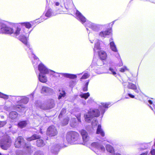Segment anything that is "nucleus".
<instances>
[{"label": "nucleus", "mask_w": 155, "mask_h": 155, "mask_svg": "<svg viewBox=\"0 0 155 155\" xmlns=\"http://www.w3.org/2000/svg\"><path fill=\"white\" fill-rule=\"evenodd\" d=\"M79 135L75 131H70L67 133L66 139L67 142L71 144H79Z\"/></svg>", "instance_id": "4"}, {"label": "nucleus", "mask_w": 155, "mask_h": 155, "mask_svg": "<svg viewBox=\"0 0 155 155\" xmlns=\"http://www.w3.org/2000/svg\"><path fill=\"white\" fill-rule=\"evenodd\" d=\"M149 107L154 112V113L155 114V105H154L153 106V108L150 106H149Z\"/></svg>", "instance_id": "51"}, {"label": "nucleus", "mask_w": 155, "mask_h": 155, "mask_svg": "<svg viewBox=\"0 0 155 155\" xmlns=\"http://www.w3.org/2000/svg\"><path fill=\"white\" fill-rule=\"evenodd\" d=\"M111 28H108L105 30H103L100 32L98 35L99 37L102 38H104L106 36L110 35Z\"/></svg>", "instance_id": "10"}, {"label": "nucleus", "mask_w": 155, "mask_h": 155, "mask_svg": "<svg viewBox=\"0 0 155 155\" xmlns=\"http://www.w3.org/2000/svg\"><path fill=\"white\" fill-rule=\"evenodd\" d=\"M55 15L56 14L53 12L52 10L50 8L46 10L45 16L46 17H50Z\"/></svg>", "instance_id": "21"}, {"label": "nucleus", "mask_w": 155, "mask_h": 155, "mask_svg": "<svg viewBox=\"0 0 155 155\" xmlns=\"http://www.w3.org/2000/svg\"><path fill=\"white\" fill-rule=\"evenodd\" d=\"M6 123L7 122L6 121H0V127L4 126Z\"/></svg>", "instance_id": "47"}, {"label": "nucleus", "mask_w": 155, "mask_h": 155, "mask_svg": "<svg viewBox=\"0 0 155 155\" xmlns=\"http://www.w3.org/2000/svg\"><path fill=\"white\" fill-rule=\"evenodd\" d=\"M128 95L131 98H134V97H135L134 96L131 94L128 93Z\"/></svg>", "instance_id": "52"}, {"label": "nucleus", "mask_w": 155, "mask_h": 155, "mask_svg": "<svg viewBox=\"0 0 155 155\" xmlns=\"http://www.w3.org/2000/svg\"><path fill=\"white\" fill-rule=\"evenodd\" d=\"M90 76V75L88 73H85L81 78V79H86L88 78Z\"/></svg>", "instance_id": "40"}, {"label": "nucleus", "mask_w": 155, "mask_h": 155, "mask_svg": "<svg viewBox=\"0 0 155 155\" xmlns=\"http://www.w3.org/2000/svg\"><path fill=\"white\" fill-rule=\"evenodd\" d=\"M38 103L36 104V106L37 107L44 110H48V105H47L46 102L44 103H41L40 102V101H38Z\"/></svg>", "instance_id": "16"}, {"label": "nucleus", "mask_w": 155, "mask_h": 155, "mask_svg": "<svg viewBox=\"0 0 155 155\" xmlns=\"http://www.w3.org/2000/svg\"><path fill=\"white\" fill-rule=\"evenodd\" d=\"M0 97L3 98L5 100H6L9 98V95L0 92Z\"/></svg>", "instance_id": "37"}, {"label": "nucleus", "mask_w": 155, "mask_h": 155, "mask_svg": "<svg viewBox=\"0 0 155 155\" xmlns=\"http://www.w3.org/2000/svg\"><path fill=\"white\" fill-rule=\"evenodd\" d=\"M115 56L117 58L118 60L120 61L121 60V59L120 58L119 54L118 53Z\"/></svg>", "instance_id": "50"}, {"label": "nucleus", "mask_w": 155, "mask_h": 155, "mask_svg": "<svg viewBox=\"0 0 155 155\" xmlns=\"http://www.w3.org/2000/svg\"><path fill=\"white\" fill-rule=\"evenodd\" d=\"M101 104V105H100L98 108L101 112V114L102 115V117L106 110L105 108H107L108 106L110 105V103H102Z\"/></svg>", "instance_id": "15"}, {"label": "nucleus", "mask_w": 155, "mask_h": 155, "mask_svg": "<svg viewBox=\"0 0 155 155\" xmlns=\"http://www.w3.org/2000/svg\"><path fill=\"white\" fill-rule=\"evenodd\" d=\"M79 122H81V114H78L76 116Z\"/></svg>", "instance_id": "49"}, {"label": "nucleus", "mask_w": 155, "mask_h": 155, "mask_svg": "<svg viewBox=\"0 0 155 155\" xmlns=\"http://www.w3.org/2000/svg\"><path fill=\"white\" fill-rule=\"evenodd\" d=\"M53 92L51 88L45 86H42L41 90V93L45 95L51 94Z\"/></svg>", "instance_id": "9"}, {"label": "nucleus", "mask_w": 155, "mask_h": 155, "mask_svg": "<svg viewBox=\"0 0 155 155\" xmlns=\"http://www.w3.org/2000/svg\"><path fill=\"white\" fill-rule=\"evenodd\" d=\"M147 148V147H146L144 148H141V149L143 150L144 149H145Z\"/></svg>", "instance_id": "63"}, {"label": "nucleus", "mask_w": 155, "mask_h": 155, "mask_svg": "<svg viewBox=\"0 0 155 155\" xmlns=\"http://www.w3.org/2000/svg\"><path fill=\"white\" fill-rule=\"evenodd\" d=\"M18 114L17 112L15 111H12L10 112L9 114V117L12 119H15L18 116Z\"/></svg>", "instance_id": "26"}, {"label": "nucleus", "mask_w": 155, "mask_h": 155, "mask_svg": "<svg viewBox=\"0 0 155 155\" xmlns=\"http://www.w3.org/2000/svg\"><path fill=\"white\" fill-rule=\"evenodd\" d=\"M109 73L112 74L113 75H115L116 74L115 69L112 67H110L109 69Z\"/></svg>", "instance_id": "38"}, {"label": "nucleus", "mask_w": 155, "mask_h": 155, "mask_svg": "<svg viewBox=\"0 0 155 155\" xmlns=\"http://www.w3.org/2000/svg\"><path fill=\"white\" fill-rule=\"evenodd\" d=\"M93 101V100L91 98H90L88 101V102L89 103H90Z\"/></svg>", "instance_id": "56"}, {"label": "nucleus", "mask_w": 155, "mask_h": 155, "mask_svg": "<svg viewBox=\"0 0 155 155\" xmlns=\"http://www.w3.org/2000/svg\"><path fill=\"white\" fill-rule=\"evenodd\" d=\"M24 149L26 150L27 152L28 153H31L32 152V150H31V146L29 144H28L25 143L24 146Z\"/></svg>", "instance_id": "25"}, {"label": "nucleus", "mask_w": 155, "mask_h": 155, "mask_svg": "<svg viewBox=\"0 0 155 155\" xmlns=\"http://www.w3.org/2000/svg\"><path fill=\"white\" fill-rule=\"evenodd\" d=\"M96 133L97 134H100L102 137L104 136V133L101 129V126L100 124H99L97 126Z\"/></svg>", "instance_id": "24"}, {"label": "nucleus", "mask_w": 155, "mask_h": 155, "mask_svg": "<svg viewBox=\"0 0 155 155\" xmlns=\"http://www.w3.org/2000/svg\"><path fill=\"white\" fill-rule=\"evenodd\" d=\"M59 3L58 2H56L55 4V5L57 6L59 5Z\"/></svg>", "instance_id": "59"}, {"label": "nucleus", "mask_w": 155, "mask_h": 155, "mask_svg": "<svg viewBox=\"0 0 155 155\" xmlns=\"http://www.w3.org/2000/svg\"><path fill=\"white\" fill-rule=\"evenodd\" d=\"M15 153L16 155H22V152L19 150H17Z\"/></svg>", "instance_id": "48"}, {"label": "nucleus", "mask_w": 155, "mask_h": 155, "mask_svg": "<svg viewBox=\"0 0 155 155\" xmlns=\"http://www.w3.org/2000/svg\"><path fill=\"white\" fill-rule=\"evenodd\" d=\"M100 114V112L98 109H90L84 114L85 120L86 122L90 123L94 117H98Z\"/></svg>", "instance_id": "5"}, {"label": "nucleus", "mask_w": 155, "mask_h": 155, "mask_svg": "<svg viewBox=\"0 0 155 155\" xmlns=\"http://www.w3.org/2000/svg\"><path fill=\"white\" fill-rule=\"evenodd\" d=\"M22 97L21 103L24 104H27L29 101V98L25 96H22Z\"/></svg>", "instance_id": "34"}, {"label": "nucleus", "mask_w": 155, "mask_h": 155, "mask_svg": "<svg viewBox=\"0 0 155 155\" xmlns=\"http://www.w3.org/2000/svg\"><path fill=\"white\" fill-rule=\"evenodd\" d=\"M103 60L101 58L96 60V58H94L90 67L93 69H96L97 68H98L97 67V66H101L103 64Z\"/></svg>", "instance_id": "8"}, {"label": "nucleus", "mask_w": 155, "mask_h": 155, "mask_svg": "<svg viewBox=\"0 0 155 155\" xmlns=\"http://www.w3.org/2000/svg\"><path fill=\"white\" fill-rule=\"evenodd\" d=\"M61 146L59 144H57L51 147V151L53 153H57L59 149L61 148Z\"/></svg>", "instance_id": "17"}, {"label": "nucleus", "mask_w": 155, "mask_h": 155, "mask_svg": "<svg viewBox=\"0 0 155 155\" xmlns=\"http://www.w3.org/2000/svg\"><path fill=\"white\" fill-rule=\"evenodd\" d=\"M89 41H90L91 43H93V40L92 41L89 38Z\"/></svg>", "instance_id": "61"}, {"label": "nucleus", "mask_w": 155, "mask_h": 155, "mask_svg": "<svg viewBox=\"0 0 155 155\" xmlns=\"http://www.w3.org/2000/svg\"><path fill=\"white\" fill-rule=\"evenodd\" d=\"M89 80H87L85 85L83 87V90L84 91H86L88 90V86L89 82Z\"/></svg>", "instance_id": "36"}, {"label": "nucleus", "mask_w": 155, "mask_h": 155, "mask_svg": "<svg viewBox=\"0 0 155 155\" xmlns=\"http://www.w3.org/2000/svg\"><path fill=\"white\" fill-rule=\"evenodd\" d=\"M90 95V94L89 92H87V93H82L80 94L79 96L82 98H84L85 99H86Z\"/></svg>", "instance_id": "31"}, {"label": "nucleus", "mask_w": 155, "mask_h": 155, "mask_svg": "<svg viewBox=\"0 0 155 155\" xmlns=\"http://www.w3.org/2000/svg\"><path fill=\"white\" fill-rule=\"evenodd\" d=\"M75 14L77 19L84 24L87 31L88 30L87 28H89L94 31L98 32L103 28L107 27L111 23L103 25L95 24L89 21H86V18L85 17L77 10L76 11Z\"/></svg>", "instance_id": "3"}, {"label": "nucleus", "mask_w": 155, "mask_h": 155, "mask_svg": "<svg viewBox=\"0 0 155 155\" xmlns=\"http://www.w3.org/2000/svg\"><path fill=\"white\" fill-rule=\"evenodd\" d=\"M0 31L2 33L8 34L15 37L20 35L18 37V39L26 46L25 49L28 52L29 57L34 58V61H32V62L35 67L36 64H37V61H38L39 59L33 53L32 49L28 42L27 38L25 35V34L26 33V32L24 31L23 32L21 30L19 26H15L14 28L10 27L8 26L4 21L1 22L0 23Z\"/></svg>", "instance_id": "1"}, {"label": "nucleus", "mask_w": 155, "mask_h": 155, "mask_svg": "<svg viewBox=\"0 0 155 155\" xmlns=\"http://www.w3.org/2000/svg\"><path fill=\"white\" fill-rule=\"evenodd\" d=\"M98 52V55L99 56L101 59L102 60H105L107 57V55L106 52L103 51H101L99 52L98 51H97Z\"/></svg>", "instance_id": "20"}, {"label": "nucleus", "mask_w": 155, "mask_h": 155, "mask_svg": "<svg viewBox=\"0 0 155 155\" xmlns=\"http://www.w3.org/2000/svg\"><path fill=\"white\" fill-rule=\"evenodd\" d=\"M64 5L66 9H68L69 4L68 5L67 3H64Z\"/></svg>", "instance_id": "53"}, {"label": "nucleus", "mask_w": 155, "mask_h": 155, "mask_svg": "<svg viewBox=\"0 0 155 155\" xmlns=\"http://www.w3.org/2000/svg\"><path fill=\"white\" fill-rule=\"evenodd\" d=\"M148 102L150 104H153L152 101L150 100H148Z\"/></svg>", "instance_id": "57"}, {"label": "nucleus", "mask_w": 155, "mask_h": 155, "mask_svg": "<svg viewBox=\"0 0 155 155\" xmlns=\"http://www.w3.org/2000/svg\"><path fill=\"white\" fill-rule=\"evenodd\" d=\"M80 133L81 135L84 142V144L86 145L87 144L86 143L87 142L89 139V136L87 132L84 130H81L80 131Z\"/></svg>", "instance_id": "11"}, {"label": "nucleus", "mask_w": 155, "mask_h": 155, "mask_svg": "<svg viewBox=\"0 0 155 155\" xmlns=\"http://www.w3.org/2000/svg\"><path fill=\"white\" fill-rule=\"evenodd\" d=\"M24 140L22 136H19L15 140V146L16 148H20L23 143Z\"/></svg>", "instance_id": "12"}, {"label": "nucleus", "mask_w": 155, "mask_h": 155, "mask_svg": "<svg viewBox=\"0 0 155 155\" xmlns=\"http://www.w3.org/2000/svg\"><path fill=\"white\" fill-rule=\"evenodd\" d=\"M148 152L146 151L145 153H143L140 155H147L148 153Z\"/></svg>", "instance_id": "55"}, {"label": "nucleus", "mask_w": 155, "mask_h": 155, "mask_svg": "<svg viewBox=\"0 0 155 155\" xmlns=\"http://www.w3.org/2000/svg\"><path fill=\"white\" fill-rule=\"evenodd\" d=\"M101 42H102L101 41L99 40H97L95 44L94 48V52H96L97 50H99L101 49L100 45Z\"/></svg>", "instance_id": "22"}, {"label": "nucleus", "mask_w": 155, "mask_h": 155, "mask_svg": "<svg viewBox=\"0 0 155 155\" xmlns=\"http://www.w3.org/2000/svg\"><path fill=\"white\" fill-rule=\"evenodd\" d=\"M22 96H9V100L14 103L17 104L21 103Z\"/></svg>", "instance_id": "13"}, {"label": "nucleus", "mask_w": 155, "mask_h": 155, "mask_svg": "<svg viewBox=\"0 0 155 155\" xmlns=\"http://www.w3.org/2000/svg\"><path fill=\"white\" fill-rule=\"evenodd\" d=\"M106 148L107 150L110 153H112L114 152L113 147L110 144H107L106 146Z\"/></svg>", "instance_id": "28"}, {"label": "nucleus", "mask_w": 155, "mask_h": 155, "mask_svg": "<svg viewBox=\"0 0 155 155\" xmlns=\"http://www.w3.org/2000/svg\"><path fill=\"white\" fill-rule=\"evenodd\" d=\"M45 145L43 140L41 139H39L37 140L36 145L38 147H42Z\"/></svg>", "instance_id": "30"}, {"label": "nucleus", "mask_w": 155, "mask_h": 155, "mask_svg": "<svg viewBox=\"0 0 155 155\" xmlns=\"http://www.w3.org/2000/svg\"><path fill=\"white\" fill-rule=\"evenodd\" d=\"M27 124V123L25 120L20 121L18 123V126L21 128L25 127Z\"/></svg>", "instance_id": "29"}, {"label": "nucleus", "mask_w": 155, "mask_h": 155, "mask_svg": "<svg viewBox=\"0 0 155 155\" xmlns=\"http://www.w3.org/2000/svg\"><path fill=\"white\" fill-rule=\"evenodd\" d=\"M34 94V91L32 93H31L30 95V96L31 97V98H32V99L33 98Z\"/></svg>", "instance_id": "54"}, {"label": "nucleus", "mask_w": 155, "mask_h": 155, "mask_svg": "<svg viewBox=\"0 0 155 155\" xmlns=\"http://www.w3.org/2000/svg\"><path fill=\"white\" fill-rule=\"evenodd\" d=\"M115 21H114L112 22V24H111V25H112H112L114 24V22H115Z\"/></svg>", "instance_id": "62"}, {"label": "nucleus", "mask_w": 155, "mask_h": 155, "mask_svg": "<svg viewBox=\"0 0 155 155\" xmlns=\"http://www.w3.org/2000/svg\"><path fill=\"white\" fill-rule=\"evenodd\" d=\"M75 83V81L71 80L69 82V86L71 87H73Z\"/></svg>", "instance_id": "45"}, {"label": "nucleus", "mask_w": 155, "mask_h": 155, "mask_svg": "<svg viewBox=\"0 0 155 155\" xmlns=\"http://www.w3.org/2000/svg\"><path fill=\"white\" fill-rule=\"evenodd\" d=\"M23 107V104H18L15 105L14 106V109L15 110L19 111L21 108Z\"/></svg>", "instance_id": "35"}, {"label": "nucleus", "mask_w": 155, "mask_h": 155, "mask_svg": "<svg viewBox=\"0 0 155 155\" xmlns=\"http://www.w3.org/2000/svg\"><path fill=\"white\" fill-rule=\"evenodd\" d=\"M133 90H134L135 92H136L137 93H138L139 92V91L137 89V87L136 88V89H133Z\"/></svg>", "instance_id": "58"}, {"label": "nucleus", "mask_w": 155, "mask_h": 155, "mask_svg": "<svg viewBox=\"0 0 155 155\" xmlns=\"http://www.w3.org/2000/svg\"><path fill=\"white\" fill-rule=\"evenodd\" d=\"M4 117L3 116H1V117L2 118H4Z\"/></svg>", "instance_id": "64"}, {"label": "nucleus", "mask_w": 155, "mask_h": 155, "mask_svg": "<svg viewBox=\"0 0 155 155\" xmlns=\"http://www.w3.org/2000/svg\"><path fill=\"white\" fill-rule=\"evenodd\" d=\"M41 136L38 134H34L31 137L27 138L26 140L28 141H31L37 139H39L41 138Z\"/></svg>", "instance_id": "23"}, {"label": "nucleus", "mask_w": 155, "mask_h": 155, "mask_svg": "<svg viewBox=\"0 0 155 155\" xmlns=\"http://www.w3.org/2000/svg\"><path fill=\"white\" fill-rule=\"evenodd\" d=\"M127 88L129 89L132 90L136 89L137 88V86L136 85L131 82H128L127 85Z\"/></svg>", "instance_id": "32"}, {"label": "nucleus", "mask_w": 155, "mask_h": 155, "mask_svg": "<svg viewBox=\"0 0 155 155\" xmlns=\"http://www.w3.org/2000/svg\"><path fill=\"white\" fill-rule=\"evenodd\" d=\"M110 47L111 50L114 52H117V50L114 41L110 42Z\"/></svg>", "instance_id": "27"}, {"label": "nucleus", "mask_w": 155, "mask_h": 155, "mask_svg": "<svg viewBox=\"0 0 155 155\" xmlns=\"http://www.w3.org/2000/svg\"><path fill=\"white\" fill-rule=\"evenodd\" d=\"M122 84L124 88H125L126 87H127V85L129 82H126L123 80H122Z\"/></svg>", "instance_id": "44"}, {"label": "nucleus", "mask_w": 155, "mask_h": 155, "mask_svg": "<svg viewBox=\"0 0 155 155\" xmlns=\"http://www.w3.org/2000/svg\"><path fill=\"white\" fill-rule=\"evenodd\" d=\"M47 134L50 137H53L57 135L58 131L56 128L54 126H51L48 128L47 130Z\"/></svg>", "instance_id": "7"}, {"label": "nucleus", "mask_w": 155, "mask_h": 155, "mask_svg": "<svg viewBox=\"0 0 155 155\" xmlns=\"http://www.w3.org/2000/svg\"><path fill=\"white\" fill-rule=\"evenodd\" d=\"M38 69L39 72L38 76L39 81L41 82L45 83L47 81V77L45 74L49 73L50 74L56 77H60V75L71 79H74L77 77L76 75L68 73H58L53 71L49 69L42 63H40L38 66Z\"/></svg>", "instance_id": "2"}, {"label": "nucleus", "mask_w": 155, "mask_h": 155, "mask_svg": "<svg viewBox=\"0 0 155 155\" xmlns=\"http://www.w3.org/2000/svg\"><path fill=\"white\" fill-rule=\"evenodd\" d=\"M34 155H44L43 152L41 151H37L35 152Z\"/></svg>", "instance_id": "43"}, {"label": "nucleus", "mask_w": 155, "mask_h": 155, "mask_svg": "<svg viewBox=\"0 0 155 155\" xmlns=\"http://www.w3.org/2000/svg\"><path fill=\"white\" fill-rule=\"evenodd\" d=\"M20 24L24 26L26 28L29 29L31 27V25L28 22H21Z\"/></svg>", "instance_id": "33"}, {"label": "nucleus", "mask_w": 155, "mask_h": 155, "mask_svg": "<svg viewBox=\"0 0 155 155\" xmlns=\"http://www.w3.org/2000/svg\"><path fill=\"white\" fill-rule=\"evenodd\" d=\"M59 94L58 96V98L59 100H60L64 98L66 95V92L65 91L63 90L59 89Z\"/></svg>", "instance_id": "19"}, {"label": "nucleus", "mask_w": 155, "mask_h": 155, "mask_svg": "<svg viewBox=\"0 0 155 155\" xmlns=\"http://www.w3.org/2000/svg\"><path fill=\"white\" fill-rule=\"evenodd\" d=\"M66 110L64 108H63L61 111V112L58 116L59 118L62 117V115L66 112Z\"/></svg>", "instance_id": "41"}, {"label": "nucleus", "mask_w": 155, "mask_h": 155, "mask_svg": "<svg viewBox=\"0 0 155 155\" xmlns=\"http://www.w3.org/2000/svg\"><path fill=\"white\" fill-rule=\"evenodd\" d=\"M109 41L110 42H111V41H113V39L112 38H110L109 39Z\"/></svg>", "instance_id": "60"}, {"label": "nucleus", "mask_w": 155, "mask_h": 155, "mask_svg": "<svg viewBox=\"0 0 155 155\" xmlns=\"http://www.w3.org/2000/svg\"><path fill=\"white\" fill-rule=\"evenodd\" d=\"M128 69L126 66H124L120 68V71L122 72H123L125 71L128 70Z\"/></svg>", "instance_id": "42"}, {"label": "nucleus", "mask_w": 155, "mask_h": 155, "mask_svg": "<svg viewBox=\"0 0 155 155\" xmlns=\"http://www.w3.org/2000/svg\"><path fill=\"white\" fill-rule=\"evenodd\" d=\"M154 146H153L151 150H150V153L152 155H155V149H154Z\"/></svg>", "instance_id": "46"}, {"label": "nucleus", "mask_w": 155, "mask_h": 155, "mask_svg": "<svg viewBox=\"0 0 155 155\" xmlns=\"http://www.w3.org/2000/svg\"><path fill=\"white\" fill-rule=\"evenodd\" d=\"M91 146L98 150H101L102 152H104L105 148L104 147L101 143L97 142H94L91 144Z\"/></svg>", "instance_id": "14"}, {"label": "nucleus", "mask_w": 155, "mask_h": 155, "mask_svg": "<svg viewBox=\"0 0 155 155\" xmlns=\"http://www.w3.org/2000/svg\"><path fill=\"white\" fill-rule=\"evenodd\" d=\"M69 120V119L68 117H66L65 119H64V120L62 122V124L63 125H67L68 123Z\"/></svg>", "instance_id": "39"}, {"label": "nucleus", "mask_w": 155, "mask_h": 155, "mask_svg": "<svg viewBox=\"0 0 155 155\" xmlns=\"http://www.w3.org/2000/svg\"><path fill=\"white\" fill-rule=\"evenodd\" d=\"M11 139L7 137L1 140H0V146L1 148L4 150H7L11 146Z\"/></svg>", "instance_id": "6"}, {"label": "nucleus", "mask_w": 155, "mask_h": 155, "mask_svg": "<svg viewBox=\"0 0 155 155\" xmlns=\"http://www.w3.org/2000/svg\"><path fill=\"white\" fill-rule=\"evenodd\" d=\"M48 107V109H50L54 107V100L53 99H49L46 102Z\"/></svg>", "instance_id": "18"}]
</instances>
